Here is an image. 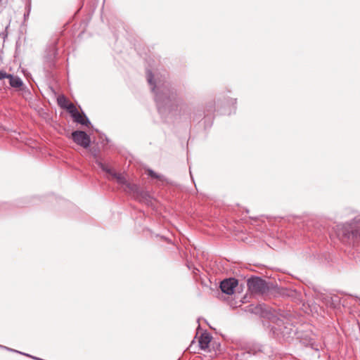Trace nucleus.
<instances>
[{"label":"nucleus","instance_id":"nucleus-1","mask_svg":"<svg viewBox=\"0 0 360 360\" xmlns=\"http://www.w3.org/2000/svg\"><path fill=\"white\" fill-rule=\"evenodd\" d=\"M336 236L342 241L351 238H360V217L356 218L349 224H338L334 227Z\"/></svg>","mask_w":360,"mask_h":360},{"label":"nucleus","instance_id":"nucleus-2","mask_svg":"<svg viewBox=\"0 0 360 360\" xmlns=\"http://www.w3.org/2000/svg\"><path fill=\"white\" fill-rule=\"evenodd\" d=\"M99 167L106 173H108L112 179H115L119 184L124 186L129 190H133L134 186L131 185L127 180L125 176L122 174L116 173L112 169L108 167L107 165L103 164L101 162H97Z\"/></svg>","mask_w":360,"mask_h":360},{"label":"nucleus","instance_id":"nucleus-3","mask_svg":"<svg viewBox=\"0 0 360 360\" xmlns=\"http://www.w3.org/2000/svg\"><path fill=\"white\" fill-rule=\"evenodd\" d=\"M250 290L255 293H264L269 290V287L265 281L259 278H253L248 281Z\"/></svg>","mask_w":360,"mask_h":360},{"label":"nucleus","instance_id":"nucleus-4","mask_svg":"<svg viewBox=\"0 0 360 360\" xmlns=\"http://www.w3.org/2000/svg\"><path fill=\"white\" fill-rule=\"evenodd\" d=\"M72 137L73 141L83 148H88L90 144V137L82 131H75L72 132Z\"/></svg>","mask_w":360,"mask_h":360},{"label":"nucleus","instance_id":"nucleus-5","mask_svg":"<svg viewBox=\"0 0 360 360\" xmlns=\"http://www.w3.org/2000/svg\"><path fill=\"white\" fill-rule=\"evenodd\" d=\"M238 285V281L235 278L225 279L221 282L220 288L221 291L227 295L234 293L235 288Z\"/></svg>","mask_w":360,"mask_h":360},{"label":"nucleus","instance_id":"nucleus-6","mask_svg":"<svg viewBox=\"0 0 360 360\" xmlns=\"http://www.w3.org/2000/svg\"><path fill=\"white\" fill-rule=\"evenodd\" d=\"M70 108L72 110L70 111V114L75 122L86 126H88L90 124L86 115L83 112H79L76 106H71Z\"/></svg>","mask_w":360,"mask_h":360},{"label":"nucleus","instance_id":"nucleus-7","mask_svg":"<svg viewBox=\"0 0 360 360\" xmlns=\"http://www.w3.org/2000/svg\"><path fill=\"white\" fill-rule=\"evenodd\" d=\"M57 102L58 105L68 110L70 113L72 109L71 106H75L72 102H70L64 95H60L57 98Z\"/></svg>","mask_w":360,"mask_h":360},{"label":"nucleus","instance_id":"nucleus-8","mask_svg":"<svg viewBox=\"0 0 360 360\" xmlns=\"http://www.w3.org/2000/svg\"><path fill=\"white\" fill-rule=\"evenodd\" d=\"M211 340L212 337L209 334L202 333L198 339V344L200 348L203 350L207 349L211 342Z\"/></svg>","mask_w":360,"mask_h":360},{"label":"nucleus","instance_id":"nucleus-9","mask_svg":"<svg viewBox=\"0 0 360 360\" xmlns=\"http://www.w3.org/2000/svg\"><path fill=\"white\" fill-rule=\"evenodd\" d=\"M9 79V84L13 87H20L22 85V82L18 77L13 76L10 75V77H8Z\"/></svg>","mask_w":360,"mask_h":360},{"label":"nucleus","instance_id":"nucleus-10","mask_svg":"<svg viewBox=\"0 0 360 360\" xmlns=\"http://www.w3.org/2000/svg\"><path fill=\"white\" fill-rule=\"evenodd\" d=\"M148 174L151 176L152 178H155V179H160V175H158L155 172H153V170L151 169H148Z\"/></svg>","mask_w":360,"mask_h":360},{"label":"nucleus","instance_id":"nucleus-11","mask_svg":"<svg viewBox=\"0 0 360 360\" xmlns=\"http://www.w3.org/2000/svg\"><path fill=\"white\" fill-rule=\"evenodd\" d=\"M8 77H10V74H7L6 72L2 70L0 71V80L4 78H8Z\"/></svg>","mask_w":360,"mask_h":360}]
</instances>
